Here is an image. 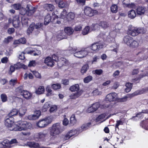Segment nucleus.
<instances>
[{
    "instance_id": "obj_1",
    "label": "nucleus",
    "mask_w": 148,
    "mask_h": 148,
    "mask_svg": "<svg viewBox=\"0 0 148 148\" xmlns=\"http://www.w3.org/2000/svg\"><path fill=\"white\" fill-rule=\"evenodd\" d=\"M49 133L52 138H55L63 130L60 123H56L52 125L51 127L49 128Z\"/></svg>"
},
{
    "instance_id": "obj_2",
    "label": "nucleus",
    "mask_w": 148,
    "mask_h": 148,
    "mask_svg": "<svg viewBox=\"0 0 148 148\" xmlns=\"http://www.w3.org/2000/svg\"><path fill=\"white\" fill-rule=\"evenodd\" d=\"M15 131H26L30 129L32 125L30 123L25 121H19L17 122Z\"/></svg>"
},
{
    "instance_id": "obj_3",
    "label": "nucleus",
    "mask_w": 148,
    "mask_h": 148,
    "mask_svg": "<svg viewBox=\"0 0 148 148\" xmlns=\"http://www.w3.org/2000/svg\"><path fill=\"white\" fill-rule=\"evenodd\" d=\"M14 119L13 117L7 115L5 118V126L10 131H15L16 124H14Z\"/></svg>"
},
{
    "instance_id": "obj_4",
    "label": "nucleus",
    "mask_w": 148,
    "mask_h": 148,
    "mask_svg": "<svg viewBox=\"0 0 148 148\" xmlns=\"http://www.w3.org/2000/svg\"><path fill=\"white\" fill-rule=\"evenodd\" d=\"M43 23H38L36 24L34 23H32L29 26L27 30V33L28 34L32 33L34 29L36 30V34H38L40 32V29H42V27L43 26Z\"/></svg>"
},
{
    "instance_id": "obj_5",
    "label": "nucleus",
    "mask_w": 148,
    "mask_h": 148,
    "mask_svg": "<svg viewBox=\"0 0 148 148\" xmlns=\"http://www.w3.org/2000/svg\"><path fill=\"white\" fill-rule=\"evenodd\" d=\"M142 31V30L141 28H137L131 26L129 27L127 33L129 35L135 36L141 33Z\"/></svg>"
},
{
    "instance_id": "obj_6",
    "label": "nucleus",
    "mask_w": 148,
    "mask_h": 148,
    "mask_svg": "<svg viewBox=\"0 0 148 148\" xmlns=\"http://www.w3.org/2000/svg\"><path fill=\"white\" fill-rule=\"evenodd\" d=\"M51 121L50 120V118L49 117H47L44 119H42L40 120L37 123V125L40 128H43L46 127L50 123Z\"/></svg>"
},
{
    "instance_id": "obj_7",
    "label": "nucleus",
    "mask_w": 148,
    "mask_h": 148,
    "mask_svg": "<svg viewBox=\"0 0 148 148\" xmlns=\"http://www.w3.org/2000/svg\"><path fill=\"white\" fill-rule=\"evenodd\" d=\"M12 6V8L15 9H21L25 8V9H35L34 7L32 6V4H27L25 8L24 6L20 3H18L13 4Z\"/></svg>"
},
{
    "instance_id": "obj_8",
    "label": "nucleus",
    "mask_w": 148,
    "mask_h": 148,
    "mask_svg": "<svg viewBox=\"0 0 148 148\" xmlns=\"http://www.w3.org/2000/svg\"><path fill=\"white\" fill-rule=\"evenodd\" d=\"M103 47V45L102 44L97 42L92 44L90 47L93 51H96L100 50Z\"/></svg>"
},
{
    "instance_id": "obj_9",
    "label": "nucleus",
    "mask_w": 148,
    "mask_h": 148,
    "mask_svg": "<svg viewBox=\"0 0 148 148\" xmlns=\"http://www.w3.org/2000/svg\"><path fill=\"white\" fill-rule=\"evenodd\" d=\"M99 106V103L98 102H96L87 109V112L89 113L93 112L97 110Z\"/></svg>"
},
{
    "instance_id": "obj_10",
    "label": "nucleus",
    "mask_w": 148,
    "mask_h": 148,
    "mask_svg": "<svg viewBox=\"0 0 148 148\" xmlns=\"http://www.w3.org/2000/svg\"><path fill=\"white\" fill-rule=\"evenodd\" d=\"M115 93H112L107 95L106 97L105 101H107L111 102L115 101L116 100Z\"/></svg>"
},
{
    "instance_id": "obj_11",
    "label": "nucleus",
    "mask_w": 148,
    "mask_h": 148,
    "mask_svg": "<svg viewBox=\"0 0 148 148\" xmlns=\"http://www.w3.org/2000/svg\"><path fill=\"white\" fill-rule=\"evenodd\" d=\"M99 25V26L101 27L102 28L104 29H106L109 26V24L106 21H100L99 23V24H92L91 25L92 28V29H95V27L97 25Z\"/></svg>"
},
{
    "instance_id": "obj_12",
    "label": "nucleus",
    "mask_w": 148,
    "mask_h": 148,
    "mask_svg": "<svg viewBox=\"0 0 148 148\" xmlns=\"http://www.w3.org/2000/svg\"><path fill=\"white\" fill-rule=\"evenodd\" d=\"M57 12V10H56V11L52 12V16L53 17V18L52 20V23L54 24L57 23L58 24H60L61 23L60 21L57 20L58 18V13Z\"/></svg>"
},
{
    "instance_id": "obj_13",
    "label": "nucleus",
    "mask_w": 148,
    "mask_h": 148,
    "mask_svg": "<svg viewBox=\"0 0 148 148\" xmlns=\"http://www.w3.org/2000/svg\"><path fill=\"white\" fill-rule=\"evenodd\" d=\"M88 54V52L85 50H81L76 52L74 53V55L76 57L82 58Z\"/></svg>"
},
{
    "instance_id": "obj_14",
    "label": "nucleus",
    "mask_w": 148,
    "mask_h": 148,
    "mask_svg": "<svg viewBox=\"0 0 148 148\" xmlns=\"http://www.w3.org/2000/svg\"><path fill=\"white\" fill-rule=\"evenodd\" d=\"M47 135L46 133L43 132H39L36 134V138L38 139L39 141H44L45 140V137Z\"/></svg>"
},
{
    "instance_id": "obj_15",
    "label": "nucleus",
    "mask_w": 148,
    "mask_h": 148,
    "mask_svg": "<svg viewBox=\"0 0 148 148\" xmlns=\"http://www.w3.org/2000/svg\"><path fill=\"white\" fill-rule=\"evenodd\" d=\"M58 66L61 67L63 66H66L68 64V61L64 58H61L59 59L57 62Z\"/></svg>"
},
{
    "instance_id": "obj_16",
    "label": "nucleus",
    "mask_w": 148,
    "mask_h": 148,
    "mask_svg": "<svg viewBox=\"0 0 148 148\" xmlns=\"http://www.w3.org/2000/svg\"><path fill=\"white\" fill-rule=\"evenodd\" d=\"M40 115L41 112L40 110H37L36 111L35 114L28 116V118L30 120H35L38 119Z\"/></svg>"
},
{
    "instance_id": "obj_17",
    "label": "nucleus",
    "mask_w": 148,
    "mask_h": 148,
    "mask_svg": "<svg viewBox=\"0 0 148 148\" xmlns=\"http://www.w3.org/2000/svg\"><path fill=\"white\" fill-rule=\"evenodd\" d=\"M44 62L48 66L52 67L54 65V62L51 58L50 56L47 57L45 59Z\"/></svg>"
},
{
    "instance_id": "obj_18",
    "label": "nucleus",
    "mask_w": 148,
    "mask_h": 148,
    "mask_svg": "<svg viewBox=\"0 0 148 148\" xmlns=\"http://www.w3.org/2000/svg\"><path fill=\"white\" fill-rule=\"evenodd\" d=\"M52 15V14H51ZM53 17L51 16L50 14L48 13L47 15L45 16L44 24L45 25H47L50 22H52V20H53Z\"/></svg>"
},
{
    "instance_id": "obj_19",
    "label": "nucleus",
    "mask_w": 148,
    "mask_h": 148,
    "mask_svg": "<svg viewBox=\"0 0 148 148\" xmlns=\"http://www.w3.org/2000/svg\"><path fill=\"white\" fill-rule=\"evenodd\" d=\"M84 12L85 14L90 17H91L94 15L95 14L98 12L97 10H84Z\"/></svg>"
},
{
    "instance_id": "obj_20",
    "label": "nucleus",
    "mask_w": 148,
    "mask_h": 148,
    "mask_svg": "<svg viewBox=\"0 0 148 148\" xmlns=\"http://www.w3.org/2000/svg\"><path fill=\"white\" fill-rule=\"evenodd\" d=\"M27 145L31 148H41L38 143L34 141L28 142H27Z\"/></svg>"
},
{
    "instance_id": "obj_21",
    "label": "nucleus",
    "mask_w": 148,
    "mask_h": 148,
    "mask_svg": "<svg viewBox=\"0 0 148 148\" xmlns=\"http://www.w3.org/2000/svg\"><path fill=\"white\" fill-rule=\"evenodd\" d=\"M133 40V38L132 37L128 35L125 36L123 38L124 42L129 46Z\"/></svg>"
},
{
    "instance_id": "obj_22",
    "label": "nucleus",
    "mask_w": 148,
    "mask_h": 148,
    "mask_svg": "<svg viewBox=\"0 0 148 148\" xmlns=\"http://www.w3.org/2000/svg\"><path fill=\"white\" fill-rule=\"evenodd\" d=\"M75 17V14L74 13L70 12H69L67 14L66 20L68 22L72 21Z\"/></svg>"
},
{
    "instance_id": "obj_23",
    "label": "nucleus",
    "mask_w": 148,
    "mask_h": 148,
    "mask_svg": "<svg viewBox=\"0 0 148 148\" xmlns=\"http://www.w3.org/2000/svg\"><path fill=\"white\" fill-rule=\"evenodd\" d=\"M22 96L27 100L30 99L32 97V94L31 93L26 90L24 91Z\"/></svg>"
},
{
    "instance_id": "obj_24",
    "label": "nucleus",
    "mask_w": 148,
    "mask_h": 148,
    "mask_svg": "<svg viewBox=\"0 0 148 148\" xmlns=\"http://www.w3.org/2000/svg\"><path fill=\"white\" fill-rule=\"evenodd\" d=\"M24 90L23 89V87L20 86L16 88L15 92V94L17 95H22Z\"/></svg>"
},
{
    "instance_id": "obj_25",
    "label": "nucleus",
    "mask_w": 148,
    "mask_h": 148,
    "mask_svg": "<svg viewBox=\"0 0 148 148\" xmlns=\"http://www.w3.org/2000/svg\"><path fill=\"white\" fill-rule=\"evenodd\" d=\"M45 90V89L44 87L43 86H40L36 90L35 92L36 94L40 95L43 94Z\"/></svg>"
},
{
    "instance_id": "obj_26",
    "label": "nucleus",
    "mask_w": 148,
    "mask_h": 148,
    "mask_svg": "<svg viewBox=\"0 0 148 148\" xmlns=\"http://www.w3.org/2000/svg\"><path fill=\"white\" fill-rule=\"evenodd\" d=\"M1 143L3 146L1 148H10V145L9 140H4Z\"/></svg>"
},
{
    "instance_id": "obj_27",
    "label": "nucleus",
    "mask_w": 148,
    "mask_h": 148,
    "mask_svg": "<svg viewBox=\"0 0 148 148\" xmlns=\"http://www.w3.org/2000/svg\"><path fill=\"white\" fill-rule=\"evenodd\" d=\"M125 1L129 2V0H124L123 2V3L125 4V6L130 8H136V5L134 3H125Z\"/></svg>"
},
{
    "instance_id": "obj_28",
    "label": "nucleus",
    "mask_w": 148,
    "mask_h": 148,
    "mask_svg": "<svg viewBox=\"0 0 148 148\" xmlns=\"http://www.w3.org/2000/svg\"><path fill=\"white\" fill-rule=\"evenodd\" d=\"M136 13L134 10H130L128 12V17L131 19L134 18L136 16Z\"/></svg>"
},
{
    "instance_id": "obj_29",
    "label": "nucleus",
    "mask_w": 148,
    "mask_h": 148,
    "mask_svg": "<svg viewBox=\"0 0 148 148\" xmlns=\"http://www.w3.org/2000/svg\"><path fill=\"white\" fill-rule=\"evenodd\" d=\"M18 111L17 109L15 108L13 109L7 115L13 117L17 115L18 114Z\"/></svg>"
},
{
    "instance_id": "obj_30",
    "label": "nucleus",
    "mask_w": 148,
    "mask_h": 148,
    "mask_svg": "<svg viewBox=\"0 0 148 148\" xmlns=\"http://www.w3.org/2000/svg\"><path fill=\"white\" fill-rule=\"evenodd\" d=\"M140 126L145 130H148V120L142 121L140 123Z\"/></svg>"
},
{
    "instance_id": "obj_31",
    "label": "nucleus",
    "mask_w": 148,
    "mask_h": 148,
    "mask_svg": "<svg viewBox=\"0 0 148 148\" xmlns=\"http://www.w3.org/2000/svg\"><path fill=\"white\" fill-rule=\"evenodd\" d=\"M139 45V42L138 41L133 40L129 47L132 48H135L138 46Z\"/></svg>"
},
{
    "instance_id": "obj_32",
    "label": "nucleus",
    "mask_w": 148,
    "mask_h": 148,
    "mask_svg": "<svg viewBox=\"0 0 148 148\" xmlns=\"http://www.w3.org/2000/svg\"><path fill=\"white\" fill-rule=\"evenodd\" d=\"M46 90L47 92L46 95L49 97V96L53 95V94L52 90L51 87L49 86H47L46 88Z\"/></svg>"
},
{
    "instance_id": "obj_33",
    "label": "nucleus",
    "mask_w": 148,
    "mask_h": 148,
    "mask_svg": "<svg viewBox=\"0 0 148 148\" xmlns=\"http://www.w3.org/2000/svg\"><path fill=\"white\" fill-rule=\"evenodd\" d=\"M79 89V85L77 84H75L71 86L70 90L72 92L78 91Z\"/></svg>"
},
{
    "instance_id": "obj_34",
    "label": "nucleus",
    "mask_w": 148,
    "mask_h": 148,
    "mask_svg": "<svg viewBox=\"0 0 148 148\" xmlns=\"http://www.w3.org/2000/svg\"><path fill=\"white\" fill-rule=\"evenodd\" d=\"M89 66L88 64H85L84 65L81 70V72L83 74L85 73L89 69Z\"/></svg>"
},
{
    "instance_id": "obj_35",
    "label": "nucleus",
    "mask_w": 148,
    "mask_h": 148,
    "mask_svg": "<svg viewBox=\"0 0 148 148\" xmlns=\"http://www.w3.org/2000/svg\"><path fill=\"white\" fill-rule=\"evenodd\" d=\"M50 107V104L48 102H46L42 108V110L43 112H45Z\"/></svg>"
},
{
    "instance_id": "obj_36",
    "label": "nucleus",
    "mask_w": 148,
    "mask_h": 148,
    "mask_svg": "<svg viewBox=\"0 0 148 148\" xmlns=\"http://www.w3.org/2000/svg\"><path fill=\"white\" fill-rule=\"evenodd\" d=\"M27 110L24 108H21L18 111L19 116L21 117H23L26 112Z\"/></svg>"
},
{
    "instance_id": "obj_37",
    "label": "nucleus",
    "mask_w": 148,
    "mask_h": 148,
    "mask_svg": "<svg viewBox=\"0 0 148 148\" xmlns=\"http://www.w3.org/2000/svg\"><path fill=\"white\" fill-rule=\"evenodd\" d=\"M77 120L75 118V115L74 114H72L70 118V123L72 125H74L76 123Z\"/></svg>"
},
{
    "instance_id": "obj_38",
    "label": "nucleus",
    "mask_w": 148,
    "mask_h": 148,
    "mask_svg": "<svg viewBox=\"0 0 148 148\" xmlns=\"http://www.w3.org/2000/svg\"><path fill=\"white\" fill-rule=\"evenodd\" d=\"M92 80V76L89 75H88L83 79L84 82L85 83H88L91 81Z\"/></svg>"
},
{
    "instance_id": "obj_39",
    "label": "nucleus",
    "mask_w": 148,
    "mask_h": 148,
    "mask_svg": "<svg viewBox=\"0 0 148 148\" xmlns=\"http://www.w3.org/2000/svg\"><path fill=\"white\" fill-rule=\"evenodd\" d=\"M90 29V27L88 26L85 27L82 31V34L83 35H86L88 34Z\"/></svg>"
},
{
    "instance_id": "obj_40",
    "label": "nucleus",
    "mask_w": 148,
    "mask_h": 148,
    "mask_svg": "<svg viewBox=\"0 0 148 148\" xmlns=\"http://www.w3.org/2000/svg\"><path fill=\"white\" fill-rule=\"evenodd\" d=\"M43 8L45 9H53L54 6L52 4H46L43 5Z\"/></svg>"
},
{
    "instance_id": "obj_41",
    "label": "nucleus",
    "mask_w": 148,
    "mask_h": 148,
    "mask_svg": "<svg viewBox=\"0 0 148 148\" xmlns=\"http://www.w3.org/2000/svg\"><path fill=\"white\" fill-rule=\"evenodd\" d=\"M12 23L13 26L15 28H18L20 25V20L12 21Z\"/></svg>"
},
{
    "instance_id": "obj_42",
    "label": "nucleus",
    "mask_w": 148,
    "mask_h": 148,
    "mask_svg": "<svg viewBox=\"0 0 148 148\" xmlns=\"http://www.w3.org/2000/svg\"><path fill=\"white\" fill-rule=\"evenodd\" d=\"M141 113H145V114H148V109L146 110H142V111L141 112H138L136 114V115L134 116H133L132 118V119H134L136 117H138L139 115H140Z\"/></svg>"
},
{
    "instance_id": "obj_43",
    "label": "nucleus",
    "mask_w": 148,
    "mask_h": 148,
    "mask_svg": "<svg viewBox=\"0 0 148 148\" xmlns=\"http://www.w3.org/2000/svg\"><path fill=\"white\" fill-rule=\"evenodd\" d=\"M91 123L90 122L85 123L83 124L81 126L82 128L84 130L88 129L91 126Z\"/></svg>"
},
{
    "instance_id": "obj_44",
    "label": "nucleus",
    "mask_w": 148,
    "mask_h": 148,
    "mask_svg": "<svg viewBox=\"0 0 148 148\" xmlns=\"http://www.w3.org/2000/svg\"><path fill=\"white\" fill-rule=\"evenodd\" d=\"M66 10H63L60 15V17L62 18L65 19H66V17L67 14Z\"/></svg>"
},
{
    "instance_id": "obj_45",
    "label": "nucleus",
    "mask_w": 148,
    "mask_h": 148,
    "mask_svg": "<svg viewBox=\"0 0 148 148\" xmlns=\"http://www.w3.org/2000/svg\"><path fill=\"white\" fill-rule=\"evenodd\" d=\"M82 94V92L81 91L77 92L74 94L72 96L71 98L72 99H75L80 96Z\"/></svg>"
},
{
    "instance_id": "obj_46",
    "label": "nucleus",
    "mask_w": 148,
    "mask_h": 148,
    "mask_svg": "<svg viewBox=\"0 0 148 148\" xmlns=\"http://www.w3.org/2000/svg\"><path fill=\"white\" fill-rule=\"evenodd\" d=\"M1 101L3 102H6L7 101L8 97L5 94H2L0 96Z\"/></svg>"
},
{
    "instance_id": "obj_47",
    "label": "nucleus",
    "mask_w": 148,
    "mask_h": 148,
    "mask_svg": "<svg viewBox=\"0 0 148 148\" xmlns=\"http://www.w3.org/2000/svg\"><path fill=\"white\" fill-rule=\"evenodd\" d=\"M28 19L24 17L21 18V23L23 25H27L28 23Z\"/></svg>"
},
{
    "instance_id": "obj_48",
    "label": "nucleus",
    "mask_w": 148,
    "mask_h": 148,
    "mask_svg": "<svg viewBox=\"0 0 148 148\" xmlns=\"http://www.w3.org/2000/svg\"><path fill=\"white\" fill-rule=\"evenodd\" d=\"M52 88L55 90H56L61 88V86L60 84H53L51 86Z\"/></svg>"
},
{
    "instance_id": "obj_49",
    "label": "nucleus",
    "mask_w": 148,
    "mask_h": 148,
    "mask_svg": "<svg viewBox=\"0 0 148 148\" xmlns=\"http://www.w3.org/2000/svg\"><path fill=\"white\" fill-rule=\"evenodd\" d=\"M116 122V123L115 125V129L117 128L119 129V126L120 125H123L124 123V122L120 120L117 121Z\"/></svg>"
},
{
    "instance_id": "obj_50",
    "label": "nucleus",
    "mask_w": 148,
    "mask_h": 148,
    "mask_svg": "<svg viewBox=\"0 0 148 148\" xmlns=\"http://www.w3.org/2000/svg\"><path fill=\"white\" fill-rule=\"evenodd\" d=\"M65 32L68 34H73V31L69 27L65 28L64 29Z\"/></svg>"
},
{
    "instance_id": "obj_51",
    "label": "nucleus",
    "mask_w": 148,
    "mask_h": 148,
    "mask_svg": "<svg viewBox=\"0 0 148 148\" xmlns=\"http://www.w3.org/2000/svg\"><path fill=\"white\" fill-rule=\"evenodd\" d=\"M13 39L12 36H9L7 38H5L4 40V43L8 44Z\"/></svg>"
},
{
    "instance_id": "obj_52",
    "label": "nucleus",
    "mask_w": 148,
    "mask_h": 148,
    "mask_svg": "<svg viewBox=\"0 0 148 148\" xmlns=\"http://www.w3.org/2000/svg\"><path fill=\"white\" fill-rule=\"evenodd\" d=\"M137 15H143L145 12V10H136Z\"/></svg>"
},
{
    "instance_id": "obj_53",
    "label": "nucleus",
    "mask_w": 148,
    "mask_h": 148,
    "mask_svg": "<svg viewBox=\"0 0 148 148\" xmlns=\"http://www.w3.org/2000/svg\"><path fill=\"white\" fill-rule=\"evenodd\" d=\"M75 1L78 4L82 5H84L85 4L86 1L85 0H75Z\"/></svg>"
},
{
    "instance_id": "obj_54",
    "label": "nucleus",
    "mask_w": 148,
    "mask_h": 148,
    "mask_svg": "<svg viewBox=\"0 0 148 148\" xmlns=\"http://www.w3.org/2000/svg\"><path fill=\"white\" fill-rule=\"evenodd\" d=\"M62 84L64 85H67L69 84V80L68 79H64L62 80Z\"/></svg>"
},
{
    "instance_id": "obj_55",
    "label": "nucleus",
    "mask_w": 148,
    "mask_h": 148,
    "mask_svg": "<svg viewBox=\"0 0 148 148\" xmlns=\"http://www.w3.org/2000/svg\"><path fill=\"white\" fill-rule=\"evenodd\" d=\"M57 110V106H53L50 107L49 112L50 113L54 112Z\"/></svg>"
},
{
    "instance_id": "obj_56",
    "label": "nucleus",
    "mask_w": 148,
    "mask_h": 148,
    "mask_svg": "<svg viewBox=\"0 0 148 148\" xmlns=\"http://www.w3.org/2000/svg\"><path fill=\"white\" fill-rule=\"evenodd\" d=\"M51 58L53 60V61H54L57 62H58V60L59 59V57L55 54L52 55Z\"/></svg>"
},
{
    "instance_id": "obj_57",
    "label": "nucleus",
    "mask_w": 148,
    "mask_h": 148,
    "mask_svg": "<svg viewBox=\"0 0 148 148\" xmlns=\"http://www.w3.org/2000/svg\"><path fill=\"white\" fill-rule=\"evenodd\" d=\"M127 100V97L125 96L123 98H119L118 99V101L119 102H124L126 101Z\"/></svg>"
},
{
    "instance_id": "obj_58",
    "label": "nucleus",
    "mask_w": 148,
    "mask_h": 148,
    "mask_svg": "<svg viewBox=\"0 0 148 148\" xmlns=\"http://www.w3.org/2000/svg\"><path fill=\"white\" fill-rule=\"evenodd\" d=\"M100 58V57L99 56H97L96 55L94 56L92 60V64L94 63L95 62H96L97 60L99 59Z\"/></svg>"
},
{
    "instance_id": "obj_59",
    "label": "nucleus",
    "mask_w": 148,
    "mask_h": 148,
    "mask_svg": "<svg viewBox=\"0 0 148 148\" xmlns=\"http://www.w3.org/2000/svg\"><path fill=\"white\" fill-rule=\"evenodd\" d=\"M138 95V94L136 92H135L132 94H128L127 95V96H126L128 98H132L137 95Z\"/></svg>"
},
{
    "instance_id": "obj_60",
    "label": "nucleus",
    "mask_w": 148,
    "mask_h": 148,
    "mask_svg": "<svg viewBox=\"0 0 148 148\" xmlns=\"http://www.w3.org/2000/svg\"><path fill=\"white\" fill-rule=\"evenodd\" d=\"M95 73L96 75H101L103 72L102 70L101 69H97L95 70Z\"/></svg>"
},
{
    "instance_id": "obj_61",
    "label": "nucleus",
    "mask_w": 148,
    "mask_h": 148,
    "mask_svg": "<svg viewBox=\"0 0 148 148\" xmlns=\"http://www.w3.org/2000/svg\"><path fill=\"white\" fill-rule=\"evenodd\" d=\"M17 83V79H11L10 81V85L14 86Z\"/></svg>"
},
{
    "instance_id": "obj_62",
    "label": "nucleus",
    "mask_w": 148,
    "mask_h": 148,
    "mask_svg": "<svg viewBox=\"0 0 148 148\" xmlns=\"http://www.w3.org/2000/svg\"><path fill=\"white\" fill-rule=\"evenodd\" d=\"M66 5V3L62 1L60 2L58 4L59 7L62 8H64Z\"/></svg>"
},
{
    "instance_id": "obj_63",
    "label": "nucleus",
    "mask_w": 148,
    "mask_h": 148,
    "mask_svg": "<svg viewBox=\"0 0 148 148\" xmlns=\"http://www.w3.org/2000/svg\"><path fill=\"white\" fill-rule=\"evenodd\" d=\"M62 123L63 125H64L66 126L69 123V121L67 118H65L63 120Z\"/></svg>"
},
{
    "instance_id": "obj_64",
    "label": "nucleus",
    "mask_w": 148,
    "mask_h": 148,
    "mask_svg": "<svg viewBox=\"0 0 148 148\" xmlns=\"http://www.w3.org/2000/svg\"><path fill=\"white\" fill-rule=\"evenodd\" d=\"M18 41L20 43L22 44H25L26 43V39L24 38H22L18 40Z\"/></svg>"
}]
</instances>
